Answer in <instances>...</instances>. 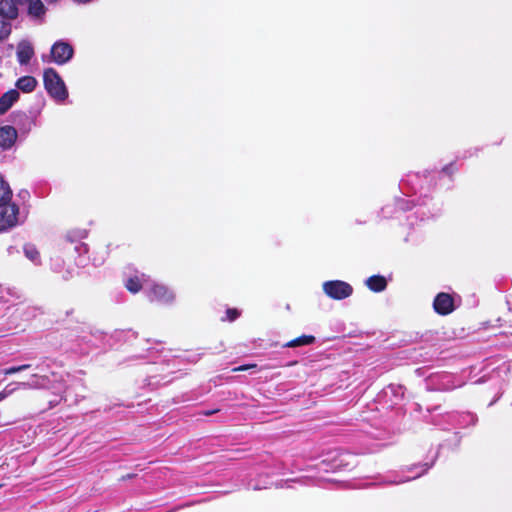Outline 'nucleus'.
<instances>
[{"label": "nucleus", "instance_id": "f257e3e1", "mask_svg": "<svg viewBox=\"0 0 512 512\" xmlns=\"http://www.w3.org/2000/svg\"><path fill=\"white\" fill-rule=\"evenodd\" d=\"M43 80L45 89L52 98L62 102L68 97L64 81L53 68L45 69Z\"/></svg>", "mask_w": 512, "mask_h": 512}, {"label": "nucleus", "instance_id": "f03ea898", "mask_svg": "<svg viewBox=\"0 0 512 512\" xmlns=\"http://www.w3.org/2000/svg\"><path fill=\"white\" fill-rule=\"evenodd\" d=\"M18 18V7L14 0H0V32H11V22Z\"/></svg>", "mask_w": 512, "mask_h": 512}, {"label": "nucleus", "instance_id": "7ed1b4c3", "mask_svg": "<svg viewBox=\"0 0 512 512\" xmlns=\"http://www.w3.org/2000/svg\"><path fill=\"white\" fill-rule=\"evenodd\" d=\"M323 290L327 296L335 300L345 299L353 292V288L350 284L340 280L324 282Z\"/></svg>", "mask_w": 512, "mask_h": 512}, {"label": "nucleus", "instance_id": "20e7f679", "mask_svg": "<svg viewBox=\"0 0 512 512\" xmlns=\"http://www.w3.org/2000/svg\"><path fill=\"white\" fill-rule=\"evenodd\" d=\"M72 46L64 41H58L51 47L52 60L57 64H65L73 57Z\"/></svg>", "mask_w": 512, "mask_h": 512}, {"label": "nucleus", "instance_id": "39448f33", "mask_svg": "<svg viewBox=\"0 0 512 512\" xmlns=\"http://www.w3.org/2000/svg\"><path fill=\"white\" fill-rule=\"evenodd\" d=\"M18 211V207L15 204L3 206L0 211V233L17 225Z\"/></svg>", "mask_w": 512, "mask_h": 512}, {"label": "nucleus", "instance_id": "423d86ee", "mask_svg": "<svg viewBox=\"0 0 512 512\" xmlns=\"http://www.w3.org/2000/svg\"><path fill=\"white\" fill-rule=\"evenodd\" d=\"M149 298L162 304L172 303L175 295L172 290L161 284H153L149 290Z\"/></svg>", "mask_w": 512, "mask_h": 512}, {"label": "nucleus", "instance_id": "0eeeda50", "mask_svg": "<svg viewBox=\"0 0 512 512\" xmlns=\"http://www.w3.org/2000/svg\"><path fill=\"white\" fill-rule=\"evenodd\" d=\"M16 56L20 65H28L35 56L33 44L28 40L20 41L16 46Z\"/></svg>", "mask_w": 512, "mask_h": 512}, {"label": "nucleus", "instance_id": "6e6552de", "mask_svg": "<svg viewBox=\"0 0 512 512\" xmlns=\"http://www.w3.org/2000/svg\"><path fill=\"white\" fill-rule=\"evenodd\" d=\"M433 305L435 311L441 315H447L454 310L453 298L447 293H439L436 296Z\"/></svg>", "mask_w": 512, "mask_h": 512}, {"label": "nucleus", "instance_id": "1a4fd4ad", "mask_svg": "<svg viewBox=\"0 0 512 512\" xmlns=\"http://www.w3.org/2000/svg\"><path fill=\"white\" fill-rule=\"evenodd\" d=\"M17 139V131L14 127L0 126V150L10 149Z\"/></svg>", "mask_w": 512, "mask_h": 512}, {"label": "nucleus", "instance_id": "9d476101", "mask_svg": "<svg viewBox=\"0 0 512 512\" xmlns=\"http://www.w3.org/2000/svg\"><path fill=\"white\" fill-rule=\"evenodd\" d=\"M28 15L42 20L46 14V7L41 0H26Z\"/></svg>", "mask_w": 512, "mask_h": 512}, {"label": "nucleus", "instance_id": "9b49d317", "mask_svg": "<svg viewBox=\"0 0 512 512\" xmlns=\"http://www.w3.org/2000/svg\"><path fill=\"white\" fill-rule=\"evenodd\" d=\"M19 98V92L15 89L4 93L0 98V113H5Z\"/></svg>", "mask_w": 512, "mask_h": 512}, {"label": "nucleus", "instance_id": "f8f14e48", "mask_svg": "<svg viewBox=\"0 0 512 512\" xmlns=\"http://www.w3.org/2000/svg\"><path fill=\"white\" fill-rule=\"evenodd\" d=\"M37 85V80L32 76H23L16 82V87L24 93L32 92Z\"/></svg>", "mask_w": 512, "mask_h": 512}, {"label": "nucleus", "instance_id": "ddd939ff", "mask_svg": "<svg viewBox=\"0 0 512 512\" xmlns=\"http://www.w3.org/2000/svg\"><path fill=\"white\" fill-rule=\"evenodd\" d=\"M23 252L27 259L36 265L41 263L40 252L34 244L27 243L23 246Z\"/></svg>", "mask_w": 512, "mask_h": 512}, {"label": "nucleus", "instance_id": "4468645a", "mask_svg": "<svg viewBox=\"0 0 512 512\" xmlns=\"http://www.w3.org/2000/svg\"><path fill=\"white\" fill-rule=\"evenodd\" d=\"M366 285L374 292H381L386 288L387 282L382 276H371L366 280Z\"/></svg>", "mask_w": 512, "mask_h": 512}, {"label": "nucleus", "instance_id": "2eb2a0df", "mask_svg": "<svg viewBox=\"0 0 512 512\" xmlns=\"http://www.w3.org/2000/svg\"><path fill=\"white\" fill-rule=\"evenodd\" d=\"M12 197V191L9 185L0 176V206L9 205Z\"/></svg>", "mask_w": 512, "mask_h": 512}, {"label": "nucleus", "instance_id": "dca6fc26", "mask_svg": "<svg viewBox=\"0 0 512 512\" xmlns=\"http://www.w3.org/2000/svg\"><path fill=\"white\" fill-rule=\"evenodd\" d=\"M148 282L149 280L144 274L130 277V292L137 293L140 289L143 288L144 285H147Z\"/></svg>", "mask_w": 512, "mask_h": 512}, {"label": "nucleus", "instance_id": "f3484780", "mask_svg": "<svg viewBox=\"0 0 512 512\" xmlns=\"http://www.w3.org/2000/svg\"><path fill=\"white\" fill-rule=\"evenodd\" d=\"M314 341H315L314 336L303 335V336H300L296 339H293V340L287 342L284 346L293 348V347H298V346H303V345H309V344H312Z\"/></svg>", "mask_w": 512, "mask_h": 512}, {"label": "nucleus", "instance_id": "a211bd4d", "mask_svg": "<svg viewBox=\"0 0 512 512\" xmlns=\"http://www.w3.org/2000/svg\"><path fill=\"white\" fill-rule=\"evenodd\" d=\"M29 367H30L29 364H24V365H21V366H16V367H11V368L5 369L3 371V373L5 375H12L14 373H17V372H20V371H24V370L28 369Z\"/></svg>", "mask_w": 512, "mask_h": 512}, {"label": "nucleus", "instance_id": "6ab92c4d", "mask_svg": "<svg viewBox=\"0 0 512 512\" xmlns=\"http://www.w3.org/2000/svg\"><path fill=\"white\" fill-rule=\"evenodd\" d=\"M17 386H21V387H24V388H41L43 385L39 384V383H27V382H21V383H17Z\"/></svg>", "mask_w": 512, "mask_h": 512}, {"label": "nucleus", "instance_id": "aec40b11", "mask_svg": "<svg viewBox=\"0 0 512 512\" xmlns=\"http://www.w3.org/2000/svg\"><path fill=\"white\" fill-rule=\"evenodd\" d=\"M239 316V312L236 309H228L227 317L230 321L235 320Z\"/></svg>", "mask_w": 512, "mask_h": 512}, {"label": "nucleus", "instance_id": "412c9836", "mask_svg": "<svg viewBox=\"0 0 512 512\" xmlns=\"http://www.w3.org/2000/svg\"><path fill=\"white\" fill-rule=\"evenodd\" d=\"M16 390V388H13L11 390H8L7 388L4 389L3 391L0 392V402L2 400H4L5 398H7L9 395H11L14 391Z\"/></svg>", "mask_w": 512, "mask_h": 512}, {"label": "nucleus", "instance_id": "4be33fe9", "mask_svg": "<svg viewBox=\"0 0 512 512\" xmlns=\"http://www.w3.org/2000/svg\"><path fill=\"white\" fill-rule=\"evenodd\" d=\"M255 367H256V364H247V365H242L237 368H234L233 371H246V370H249V369L255 368Z\"/></svg>", "mask_w": 512, "mask_h": 512}, {"label": "nucleus", "instance_id": "5701e85b", "mask_svg": "<svg viewBox=\"0 0 512 512\" xmlns=\"http://www.w3.org/2000/svg\"><path fill=\"white\" fill-rule=\"evenodd\" d=\"M73 1L76 3H79V4H86V3L91 2L92 0H73Z\"/></svg>", "mask_w": 512, "mask_h": 512}, {"label": "nucleus", "instance_id": "b1692460", "mask_svg": "<svg viewBox=\"0 0 512 512\" xmlns=\"http://www.w3.org/2000/svg\"><path fill=\"white\" fill-rule=\"evenodd\" d=\"M48 4H56L58 3L60 0H45Z\"/></svg>", "mask_w": 512, "mask_h": 512}, {"label": "nucleus", "instance_id": "393cba45", "mask_svg": "<svg viewBox=\"0 0 512 512\" xmlns=\"http://www.w3.org/2000/svg\"><path fill=\"white\" fill-rule=\"evenodd\" d=\"M215 412H217V410H214V411H207V412H205V413H204V415H207V416H208V415H211V414H213V413H215Z\"/></svg>", "mask_w": 512, "mask_h": 512}, {"label": "nucleus", "instance_id": "a878e982", "mask_svg": "<svg viewBox=\"0 0 512 512\" xmlns=\"http://www.w3.org/2000/svg\"><path fill=\"white\" fill-rule=\"evenodd\" d=\"M6 35H7V34H5V36H6ZM4 39H5L4 34H0V40H4Z\"/></svg>", "mask_w": 512, "mask_h": 512}]
</instances>
